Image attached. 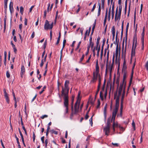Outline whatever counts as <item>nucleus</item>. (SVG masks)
I'll return each mask as SVG.
<instances>
[{
    "instance_id": "obj_44",
    "label": "nucleus",
    "mask_w": 148,
    "mask_h": 148,
    "mask_svg": "<svg viewBox=\"0 0 148 148\" xmlns=\"http://www.w3.org/2000/svg\"><path fill=\"white\" fill-rule=\"evenodd\" d=\"M94 115H93L91 117V118L90 119L89 121H90V124L91 125V126H92L93 123H92V117Z\"/></svg>"
},
{
    "instance_id": "obj_22",
    "label": "nucleus",
    "mask_w": 148,
    "mask_h": 148,
    "mask_svg": "<svg viewBox=\"0 0 148 148\" xmlns=\"http://www.w3.org/2000/svg\"><path fill=\"white\" fill-rule=\"evenodd\" d=\"M96 24V20H95L94 23L93 25V27H92V32H91V34L90 35V36H92L93 33V32H94V29H95V27Z\"/></svg>"
},
{
    "instance_id": "obj_60",
    "label": "nucleus",
    "mask_w": 148,
    "mask_h": 148,
    "mask_svg": "<svg viewBox=\"0 0 148 148\" xmlns=\"http://www.w3.org/2000/svg\"><path fill=\"white\" fill-rule=\"evenodd\" d=\"M99 85H101V76L100 75H99Z\"/></svg>"
},
{
    "instance_id": "obj_24",
    "label": "nucleus",
    "mask_w": 148,
    "mask_h": 148,
    "mask_svg": "<svg viewBox=\"0 0 148 148\" xmlns=\"http://www.w3.org/2000/svg\"><path fill=\"white\" fill-rule=\"evenodd\" d=\"M117 14H115V21H116L118 20H120L121 16L119 15H117Z\"/></svg>"
},
{
    "instance_id": "obj_36",
    "label": "nucleus",
    "mask_w": 148,
    "mask_h": 148,
    "mask_svg": "<svg viewBox=\"0 0 148 148\" xmlns=\"http://www.w3.org/2000/svg\"><path fill=\"white\" fill-rule=\"evenodd\" d=\"M105 0H101V8H104Z\"/></svg>"
},
{
    "instance_id": "obj_56",
    "label": "nucleus",
    "mask_w": 148,
    "mask_h": 148,
    "mask_svg": "<svg viewBox=\"0 0 148 148\" xmlns=\"http://www.w3.org/2000/svg\"><path fill=\"white\" fill-rule=\"evenodd\" d=\"M81 43V41H80L78 43V45L77 46V47H76V48L75 49V50H77L79 48Z\"/></svg>"
},
{
    "instance_id": "obj_33",
    "label": "nucleus",
    "mask_w": 148,
    "mask_h": 148,
    "mask_svg": "<svg viewBox=\"0 0 148 148\" xmlns=\"http://www.w3.org/2000/svg\"><path fill=\"white\" fill-rule=\"evenodd\" d=\"M106 106L107 105H106L104 107V114L105 115V118L106 116Z\"/></svg>"
},
{
    "instance_id": "obj_9",
    "label": "nucleus",
    "mask_w": 148,
    "mask_h": 148,
    "mask_svg": "<svg viewBox=\"0 0 148 148\" xmlns=\"http://www.w3.org/2000/svg\"><path fill=\"white\" fill-rule=\"evenodd\" d=\"M99 75H100L98 73H95L94 72L93 73V77L91 81V82H96L97 79V77H98L99 78Z\"/></svg>"
},
{
    "instance_id": "obj_38",
    "label": "nucleus",
    "mask_w": 148,
    "mask_h": 148,
    "mask_svg": "<svg viewBox=\"0 0 148 148\" xmlns=\"http://www.w3.org/2000/svg\"><path fill=\"white\" fill-rule=\"evenodd\" d=\"M100 45H99V46L98 48H97V55L98 56H99V52L100 51Z\"/></svg>"
},
{
    "instance_id": "obj_17",
    "label": "nucleus",
    "mask_w": 148,
    "mask_h": 148,
    "mask_svg": "<svg viewBox=\"0 0 148 148\" xmlns=\"http://www.w3.org/2000/svg\"><path fill=\"white\" fill-rule=\"evenodd\" d=\"M9 9L10 12L11 13L13 12V3L11 1L9 4Z\"/></svg>"
},
{
    "instance_id": "obj_39",
    "label": "nucleus",
    "mask_w": 148,
    "mask_h": 148,
    "mask_svg": "<svg viewBox=\"0 0 148 148\" xmlns=\"http://www.w3.org/2000/svg\"><path fill=\"white\" fill-rule=\"evenodd\" d=\"M123 109V106H121V108H120V115L121 116H122V110Z\"/></svg>"
},
{
    "instance_id": "obj_46",
    "label": "nucleus",
    "mask_w": 148,
    "mask_h": 148,
    "mask_svg": "<svg viewBox=\"0 0 148 148\" xmlns=\"http://www.w3.org/2000/svg\"><path fill=\"white\" fill-rule=\"evenodd\" d=\"M46 88V86H44L43 87V89H42V90L41 91H40V92H39V94H40V95L42 93V92H44V91L45 90L44 89H45V88Z\"/></svg>"
},
{
    "instance_id": "obj_1",
    "label": "nucleus",
    "mask_w": 148,
    "mask_h": 148,
    "mask_svg": "<svg viewBox=\"0 0 148 148\" xmlns=\"http://www.w3.org/2000/svg\"><path fill=\"white\" fill-rule=\"evenodd\" d=\"M124 39L123 40L122 44V58L124 59V60L123 63V68L122 69V72H126V70L127 68V67L126 66V62L125 60L126 56V44L125 45V50L124 51Z\"/></svg>"
},
{
    "instance_id": "obj_25",
    "label": "nucleus",
    "mask_w": 148,
    "mask_h": 148,
    "mask_svg": "<svg viewBox=\"0 0 148 148\" xmlns=\"http://www.w3.org/2000/svg\"><path fill=\"white\" fill-rule=\"evenodd\" d=\"M101 3H100L99 5V8H98V16H99L101 14Z\"/></svg>"
},
{
    "instance_id": "obj_5",
    "label": "nucleus",
    "mask_w": 148,
    "mask_h": 148,
    "mask_svg": "<svg viewBox=\"0 0 148 148\" xmlns=\"http://www.w3.org/2000/svg\"><path fill=\"white\" fill-rule=\"evenodd\" d=\"M65 95V98L64 99V106L65 108V110L64 114H68L69 113V100L67 98V97Z\"/></svg>"
},
{
    "instance_id": "obj_4",
    "label": "nucleus",
    "mask_w": 148,
    "mask_h": 148,
    "mask_svg": "<svg viewBox=\"0 0 148 148\" xmlns=\"http://www.w3.org/2000/svg\"><path fill=\"white\" fill-rule=\"evenodd\" d=\"M112 120L111 119L110 117L108 118L107 120L106 126L103 129L104 131L105 132L106 135L107 136L109 135L108 134L110 132V123L112 122Z\"/></svg>"
},
{
    "instance_id": "obj_10",
    "label": "nucleus",
    "mask_w": 148,
    "mask_h": 148,
    "mask_svg": "<svg viewBox=\"0 0 148 148\" xmlns=\"http://www.w3.org/2000/svg\"><path fill=\"white\" fill-rule=\"evenodd\" d=\"M118 110L114 109L113 110V112L112 113V116L111 119L112 120H113V122H114L115 117Z\"/></svg>"
},
{
    "instance_id": "obj_11",
    "label": "nucleus",
    "mask_w": 148,
    "mask_h": 148,
    "mask_svg": "<svg viewBox=\"0 0 148 148\" xmlns=\"http://www.w3.org/2000/svg\"><path fill=\"white\" fill-rule=\"evenodd\" d=\"M3 92L4 94V96L5 98L6 101L8 103H9L10 101L9 99L8 96V95L7 93L6 90L5 89H4Z\"/></svg>"
},
{
    "instance_id": "obj_51",
    "label": "nucleus",
    "mask_w": 148,
    "mask_h": 148,
    "mask_svg": "<svg viewBox=\"0 0 148 148\" xmlns=\"http://www.w3.org/2000/svg\"><path fill=\"white\" fill-rule=\"evenodd\" d=\"M132 125L133 127L134 130H135V123L134 121V120L133 121L132 123Z\"/></svg>"
},
{
    "instance_id": "obj_7",
    "label": "nucleus",
    "mask_w": 148,
    "mask_h": 148,
    "mask_svg": "<svg viewBox=\"0 0 148 148\" xmlns=\"http://www.w3.org/2000/svg\"><path fill=\"white\" fill-rule=\"evenodd\" d=\"M117 92H115L114 94V99H115L116 98V105L115 106V109H119V97H116L117 96Z\"/></svg>"
},
{
    "instance_id": "obj_28",
    "label": "nucleus",
    "mask_w": 148,
    "mask_h": 148,
    "mask_svg": "<svg viewBox=\"0 0 148 148\" xmlns=\"http://www.w3.org/2000/svg\"><path fill=\"white\" fill-rule=\"evenodd\" d=\"M125 85L123 83H121L119 90L122 91L123 85L125 87Z\"/></svg>"
},
{
    "instance_id": "obj_37",
    "label": "nucleus",
    "mask_w": 148,
    "mask_h": 148,
    "mask_svg": "<svg viewBox=\"0 0 148 148\" xmlns=\"http://www.w3.org/2000/svg\"><path fill=\"white\" fill-rule=\"evenodd\" d=\"M113 65H114V64H113V63H112L111 65H110V74H111V72L112 71V68L113 66Z\"/></svg>"
},
{
    "instance_id": "obj_12",
    "label": "nucleus",
    "mask_w": 148,
    "mask_h": 148,
    "mask_svg": "<svg viewBox=\"0 0 148 148\" xmlns=\"http://www.w3.org/2000/svg\"><path fill=\"white\" fill-rule=\"evenodd\" d=\"M109 51H108L107 53V64L106 65V74H107L108 71V61L109 59Z\"/></svg>"
},
{
    "instance_id": "obj_45",
    "label": "nucleus",
    "mask_w": 148,
    "mask_h": 148,
    "mask_svg": "<svg viewBox=\"0 0 148 148\" xmlns=\"http://www.w3.org/2000/svg\"><path fill=\"white\" fill-rule=\"evenodd\" d=\"M51 132L52 134H54L56 135H57L58 134V132L54 130H51Z\"/></svg>"
},
{
    "instance_id": "obj_26",
    "label": "nucleus",
    "mask_w": 148,
    "mask_h": 148,
    "mask_svg": "<svg viewBox=\"0 0 148 148\" xmlns=\"http://www.w3.org/2000/svg\"><path fill=\"white\" fill-rule=\"evenodd\" d=\"M69 84V81L68 80H66L65 81L64 84V88H67L68 87V85Z\"/></svg>"
},
{
    "instance_id": "obj_62",
    "label": "nucleus",
    "mask_w": 148,
    "mask_h": 148,
    "mask_svg": "<svg viewBox=\"0 0 148 148\" xmlns=\"http://www.w3.org/2000/svg\"><path fill=\"white\" fill-rule=\"evenodd\" d=\"M44 61L43 59H42L41 61V62L40 65V66L41 67H42L43 65Z\"/></svg>"
},
{
    "instance_id": "obj_34",
    "label": "nucleus",
    "mask_w": 148,
    "mask_h": 148,
    "mask_svg": "<svg viewBox=\"0 0 148 148\" xmlns=\"http://www.w3.org/2000/svg\"><path fill=\"white\" fill-rule=\"evenodd\" d=\"M74 100V98H72V101L71 104V112H73V101Z\"/></svg>"
},
{
    "instance_id": "obj_47",
    "label": "nucleus",
    "mask_w": 148,
    "mask_h": 148,
    "mask_svg": "<svg viewBox=\"0 0 148 148\" xmlns=\"http://www.w3.org/2000/svg\"><path fill=\"white\" fill-rule=\"evenodd\" d=\"M106 80L105 79L104 80V83H103V86H102V91H103L104 90V88H105V84H106Z\"/></svg>"
},
{
    "instance_id": "obj_16",
    "label": "nucleus",
    "mask_w": 148,
    "mask_h": 148,
    "mask_svg": "<svg viewBox=\"0 0 148 148\" xmlns=\"http://www.w3.org/2000/svg\"><path fill=\"white\" fill-rule=\"evenodd\" d=\"M129 26V23H128L126 25V29L125 32V42H126L127 40V32L128 28Z\"/></svg>"
},
{
    "instance_id": "obj_57",
    "label": "nucleus",
    "mask_w": 148,
    "mask_h": 148,
    "mask_svg": "<svg viewBox=\"0 0 148 148\" xmlns=\"http://www.w3.org/2000/svg\"><path fill=\"white\" fill-rule=\"evenodd\" d=\"M47 45V40H46V41H45L44 43V44L43 47H44V50L45 49V48L46 47V46Z\"/></svg>"
},
{
    "instance_id": "obj_13",
    "label": "nucleus",
    "mask_w": 148,
    "mask_h": 148,
    "mask_svg": "<svg viewBox=\"0 0 148 148\" xmlns=\"http://www.w3.org/2000/svg\"><path fill=\"white\" fill-rule=\"evenodd\" d=\"M112 40H113L114 39L115 33V29L114 26H113L112 29Z\"/></svg>"
},
{
    "instance_id": "obj_64",
    "label": "nucleus",
    "mask_w": 148,
    "mask_h": 148,
    "mask_svg": "<svg viewBox=\"0 0 148 148\" xmlns=\"http://www.w3.org/2000/svg\"><path fill=\"white\" fill-rule=\"evenodd\" d=\"M27 19L26 18H25L24 20V24L25 25H27Z\"/></svg>"
},
{
    "instance_id": "obj_40",
    "label": "nucleus",
    "mask_w": 148,
    "mask_h": 148,
    "mask_svg": "<svg viewBox=\"0 0 148 148\" xmlns=\"http://www.w3.org/2000/svg\"><path fill=\"white\" fill-rule=\"evenodd\" d=\"M90 47V45H88L87 48V51L86 53V56H87Z\"/></svg>"
},
{
    "instance_id": "obj_2",
    "label": "nucleus",
    "mask_w": 148,
    "mask_h": 148,
    "mask_svg": "<svg viewBox=\"0 0 148 148\" xmlns=\"http://www.w3.org/2000/svg\"><path fill=\"white\" fill-rule=\"evenodd\" d=\"M137 43V34L136 32H135L133 38V44L132 48V49L131 57V58L133 56H135V49L136 45Z\"/></svg>"
},
{
    "instance_id": "obj_15",
    "label": "nucleus",
    "mask_w": 148,
    "mask_h": 148,
    "mask_svg": "<svg viewBox=\"0 0 148 148\" xmlns=\"http://www.w3.org/2000/svg\"><path fill=\"white\" fill-rule=\"evenodd\" d=\"M18 130H19V133H20V135L21 137V139H22V142H23V145H24V146L25 147H26V145L25 143H24V138H23V136L20 130V129L19 128H18Z\"/></svg>"
},
{
    "instance_id": "obj_63",
    "label": "nucleus",
    "mask_w": 148,
    "mask_h": 148,
    "mask_svg": "<svg viewBox=\"0 0 148 148\" xmlns=\"http://www.w3.org/2000/svg\"><path fill=\"white\" fill-rule=\"evenodd\" d=\"M96 4H94V5H93V8L91 10V11L92 12H93L94 11L95 8H96Z\"/></svg>"
},
{
    "instance_id": "obj_30",
    "label": "nucleus",
    "mask_w": 148,
    "mask_h": 148,
    "mask_svg": "<svg viewBox=\"0 0 148 148\" xmlns=\"http://www.w3.org/2000/svg\"><path fill=\"white\" fill-rule=\"evenodd\" d=\"M7 2L8 1H4V8L5 9V12H6L7 9Z\"/></svg>"
},
{
    "instance_id": "obj_20",
    "label": "nucleus",
    "mask_w": 148,
    "mask_h": 148,
    "mask_svg": "<svg viewBox=\"0 0 148 148\" xmlns=\"http://www.w3.org/2000/svg\"><path fill=\"white\" fill-rule=\"evenodd\" d=\"M123 79L122 81V83L125 84L126 85V82H125L126 77V72H123Z\"/></svg>"
},
{
    "instance_id": "obj_19",
    "label": "nucleus",
    "mask_w": 148,
    "mask_h": 148,
    "mask_svg": "<svg viewBox=\"0 0 148 148\" xmlns=\"http://www.w3.org/2000/svg\"><path fill=\"white\" fill-rule=\"evenodd\" d=\"M25 71V69L24 66L23 65L21 67V77L22 78L23 77V75L24 74Z\"/></svg>"
},
{
    "instance_id": "obj_52",
    "label": "nucleus",
    "mask_w": 148,
    "mask_h": 148,
    "mask_svg": "<svg viewBox=\"0 0 148 148\" xmlns=\"http://www.w3.org/2000/svg\"><path fill=\"white\" fill-rule=\"evenodd\" d=\"M66 42V40L65 39H64L63 41V48H64L65 46V44Z\"/></svg>"
},
{
    "instance_id": "obj_42",
    "label": "nucleus",
    "mask_w": 148,
    "mask_h": 148,
    "mask_svg": "<svg viewBox=\"0 0 148 148\" xmlns=\"http://www.w3.org/2000/svg\"><path fill=\"white\" fill-rule=\"evenodd\" d=\"M23 8L22 6H21L20 7V12L22 15L23 14Z\"/></svg>"
},
{
    "instance_id": "obj_18",
    "label": "nucleus",
    "mask_w": 148,
    "mask_h": 148,
    "mask_svg": "<svg viewBox=\"0 0 148 148\" xmlns=\"http://www.w3.org/2000/svg\"><path fill=\"white\" fill-rule=\"evenodd\" d=\"M118 45H119V42H118L117 43L116 45V51H115V55H116V60H117V57H118Z\"/></svg>"
},
{
    "instance_id": "obj_49",
    "label": "nucleus",
    "mask_w": 148,
    "mask_h": 148,
    "mask_svg": "<svg viewBox=\"0 0 148 148\" xmlns=\"http://www.w3.org/2000/svg\"><path fill=\"white\" fill-rule=\"evenodd\" d=\"M123 21L122 23V26H121V34H123Z\"/></svg>"
},
{
    "instance_id": "obj_14",
    "label": "nucleus",
    "mask_w": 148,
    "mask_h": 148,
    "mask_svg": "<svg viewBox=\"0 0 148 148\" xmlns=\"http://www.w3.org/2000/svg\"><path fill=\"white\" fill-rule=\"evenodd\" d=\"M92 37L91 36H90L89 39V45L90 47H91V49H92L94 47V43L92 42Z\"/></svg>"
},
{
    "instance_id": "obj_27",
    "label": "nucleus",
    "mask_w": 148,
    "mask_h": 148,
    "mask_svg": "<svg viewBox=\"0 0 148 148\" xmlns=\"http://www.w3.org/2000/svg\"><path fill=\"white\" fill-rule=\"evenodd\" d=\"M136 8L135 9L134 13V26L135 24L136 20Z\"/></svg>"
},
{
    "instance_id": "obj_23",
    "label": "nucleus",
    "mask_w": 148,
    "mask_h": 148,
    "mask_svg": "<svg viewBox=\"0 0 148 148\" xmlns=\"http://www.w3.org/2000/svg\"><path fill=\"white\" fill-rule=\"evenodd\" d=\"M96 73H99V67L98 66V60H97L96 62Z\"/></svg>"
},
{
    "instance_id": "obj_3",
    "label": "nucleus",
    "mask_w": 148,
    "mask_h": 148,
    "mask_svg": "<svg viewBox=\"0 0 148 148\" xmlns=\"http://www.w3.org/2000/svg\"><path fill=\"white\" fill-rule=\"evenodd\" d=\"M81 101V99H77L74 105V110L73 109V112H71V116H73V115L76 114L79 112V109Z\"/></svg>"
},
{
    "instance_id": "obj_6",
    "label": "nucleus",
    "mask_w": 148,
    "mask_h": 148,
    "mask_svg": "<svg viewBox=\"0 0 148 148\" xmlns=\"http://www.w3.org/2000/svg\"><path fill=\"white\" fill-rule=\"evenodd\" d=\"M53 26V23L52 22L51 24L49 23V22L47 20H46L44 25V29L46 30L49 29H51Z\"/></svg>"
},
{
    "instance_id": "obj_35",
    "label": "nucleus",
    "mask_w": 148,
    "mask_h": 148,
    "mask_svg": "<svg viewBox=\"0 0 148 148\" xmlns=\"http://www.w3.org/2000/svg\"><path fill=\"white\" fill-rule=\"evenodd\" d=\"M100 97L102 100H103V93L102 91H100Z\"/></svg>"
},
{
    "instance_id": "obj_43",
    "label": "nucleus",
    "mask_w": 148,
    "mask_h": 148,
    "mask_svg": "<svg viewBox=\"0 0 148 148\" xmlns=\"http://www.w3.org/2000/svg\"><path fill=\"white\" fill-rule=\"evenodd\" d=\"M84 55L83 54L81 57V58L80 59V60L79 61V63H81L82 62L84 59Z\"/></svg>"
},
{
    "instance_id": "obj_48",
    "label": "nucleus",
    "mask_w": 148,
    "mask_h": 148,
    "mask_svg": "<svg viewBox=\"0 0 148 148\" xmlns=\"http://www.w3.org/2000/svg\"><path fill=\"white\" fill-rule=\"evenodd\" d=\"M97 102H98V104H97V107H96L97 108H99V106L100 105V101L99 99H98V100Z\"/></svg>"
},
{
    "instance_id": "obj_32",
    "label": "nucleus",
    "mask_w": 148,
    "mask_h": 148,
    "mask_svg": "<svg viewBox=\"0 0 148 148\" xmlns=\"http://www.w3.org/2000/svg\"><path fill=\"white\" fill-rule=\"evenodd\" d=\"M125 95H122V98L121 99V106H123V101L124 97Z\"/></svg>"
},
{
    "instance_id": "obj_8",
    "label": "nucleus",
    "mask_w": 148,
    "mask_h": 148,
    "mask_svg": "<svg viewBox=\"0 0 148 148\" xmlns=\"http://www.w3.org/2000/svg\"><path fill=\"white\" fill-rule=\"evenodd\" d=\"M69 90V88L67 87V88H64L63 87H62V89L61 91V95L62 96H63L64 97V99L65 98V95H66L67 97V98L68 99V93Z\"/></svg>"
},
{
    "instance_id": "obj_59",
    "label": "nucleus",
    "mask_w": 148,
    "mask_h": 148,
    "mask_svg": "<svg viewBox=\"0 0 148 148\" xmlns=\"http://www.w3.org/2000/svg\"><path fill=\"white\" fill-rule=\"evenodd\" d=\"M80 94H81L80 91H79L78 92V95H77V99H81V98L80 97Z\"/></svg>"
},
{
    "instance_id": "obj_21",
    "label": "nucleus",
    "mask_w": 148,
    "mask_h": 148,
    "mask_svg": "<svg viewBox=\"0 0 148 148\" xmlns=\"http://www.w3.org/2000/svg\"><path fill=\"white\" fill-rule=\"evenodd\" d=\"M114 3L113 2L112 6V18L113 19L114 14Z\"/></svg>"
},
{
    "instance_id": "obj_41",
    "label": "nucleus",
    "mask_w": 148,
    "mask_h": 148,
    "mask_svg": "<svg viewBox=\"0 0 148 148\" xmlns=\"http://www.w3.org/2000/svg\"><path fill=\"white\" fill-rule=\"evenodd\" d=\"M133 71H132V73L131 75V78H130V83L129 85H130L131 84V82H132V77H133Z\"/></svg>"
},
{
    "instance_id": "obj_58",
    "label": "nucleus",
    "mask_w": 148,
    "mask_h": 148,
    "mask_svg": "<svg viewBox=\"0 0 148 148\" xmlns=\"http://www.w3.org/2000/svg\"><path fill=\"white\" fill-rule=\"evenodd\" d=\"M35 137H36V136L35 135V133L34 132H33V140L34 142L35 141Z\"/></svg>"
},
{
    "instance_id": "obj_61",
    "label": "nucleus",
    "mask_w": 148,
    "mask_h": 148,
    "mask_svg": "<svg viewBox=\"0 0 148 148\" xmlns=\"http://www.w3.org/2000/svg\"><path fill=\"white\" fill-rule=\"evenodd\" d=\"M122 91L119 90L118 91V95L117 96V97H119V98H120V96Z\"/></svg>"
},
{
    "instance_id": "obj_29",
    "label": "nucleus",
    "mask_w": 148,
    "mask_h": 148,
    "mask_svg": "<svg viewBox=\"0 0 148 148\" xmlns=\"http://www.w3.org/2000/svg\"><path fill=\"white\" fill-rule=\"evenodd\" d=\"M122 5H120L119 6V12L118 15L119 16H121V10H122Z\"/></svg>"
},
{
    "instance_id": "obj_55",
    "label": "nucleus",
    "mask_w": 148,
    "mask_h": 148,
    "mask_svg": "<svg viewBox=\"0 0 148 148\" xmlns=\"http://www.w3.org/2000/svg\"><path fill=\"white\" fill-rule=\"evenodd\" d=\"M48 116L47 115L45 114V115H42V116H41L40 117V118L42 119H43L47 117Z\"/></svg>"
},
{
    "instance_id": "obj_31",
    "label": "nucleus",
    "mask_w": 148,
    "mask_h": 148,
    "mask_svg": "<svg viewBox=\"0 0 148 148\" xmlns=\"http://www.w3.org/2000/svg\"><path fill=\"white\" fill-rule=\"evenodd\" d=\"M108 8H106V10L105 17L104 19V20L107 21V14H108Z\"/></svg>"
},
{
    "instance_id": "obj_53",
    "label": "nucleus",
    "mask_w": 148,
    "mask_h": 148,
    "mask_svg": "<svg viewBox=\"0 0 148 148\" xmlns=\"http://www.w3.org/2000/svg\"><path fill=\"white\" fill-rule=\"evenodd\" d=\"M6 75L8 78H9L10 77V74L8 71H7L6 73Z\"/></svg>"
},
{
    "instance_id": "obj_54",
    "label": "nucleus",
    "mask_w": 148,
    "mask_h": 148,
    "mask_svg": "<svg viewBox=\"0 0 148 148\" xmlns=\"http://www.w3.org/2000/svg\"><path fill=\"white\" fill-rule=\"evenodd\" d=\"M50 40H51L52 38V30H51L50 31Z\"/></svg>"
},
{
    "instance_id": "obj_50",
    "label": "nucleus",
    "mask_w": 148,
    "mask_h": 148,
    "mask_svg": "<svg viewBox=\"0 0 148 148\" xmlns=\"http://www.w3.org/2000/svg\"><path fill=\"white\" fill-rule=\"evenodd\" d=\"M145 67L146 68L147 71H148V61L146 62L145 65Z\"/></svg>"
}]
</instances>
